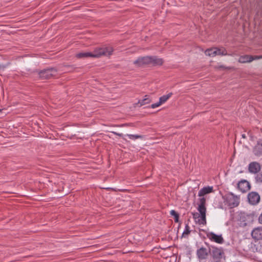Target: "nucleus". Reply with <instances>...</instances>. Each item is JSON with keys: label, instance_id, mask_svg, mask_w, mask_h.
Segmentation results:
<instances>
[{"label": "nucleus", "instance_id": "24", "mask_svg": "<svg viewBox=\"0 0 262 262\" xmlns=\"http://www.w3.org/2000/svg\"><path fill=\"white\" fill-rule=\"evenodd\" d=\"M162 104L160 102V101H159V102L156 103H154V104H152L151 105V107L152 108H155L156 107H159V106H160Z\"/></svg>", "mask_w": 262, "mask_h": 262}, {"label": "nucleus", "instance_id": "25", "mask_svg": "<svg viewBox=\"0 0 262 262\" xmlns=\"http://www.w3.org/2000/svg\"><path fill=\"white\" fill-rule=\"evenodd\" d=\"M170 214L171 215L173 216L174 217L179 215V214L176 211H175L174 210H171L170 211Z\"/></svg>", "mask_w": 262, "mask_h": 262}, {"label": "nucleus", "instance_id": "4", "mask_svg": "<svg viewBox=\"0 0 262 262\" xmlns=\"http://www.w3.org/2000/svg\"><path fill=\"white\" fill-rule=\"evenodd\" d=\"M210 253L213 259H221L224 255V251L222 248H217L215 246H211L210 249Z\"/></svg>", "mask_w": 262, "mask_h": 262}, {"label": "nucleus", "instance_id": "15", "mask_svg": "<svg viewBox=\"0 0 262 262\" xmlns=\"http://www.w3.org/2000/svg\"><path fill=\"white\" fill-rule=\"evenodd\" d=\"M253 60V56L247 55L241 56L238 59V62L240 63L250 62Z\"/></svg>", "mask_w": 262, "mask_h": 262}, {"label": "nucleus", "instance_id": "21", "mask_svg": "<svg viewBox=\"0 0 262 262\" xmlns=\"http://www.w3.org/2000/svg\"><path fill=\"white\" fill-rule=\"evenodd\" d=\"M172 93H170L167 95H163L159 98V101L161 104L165 103L172 95Z\"/></svg>", "mask_w": 262, "mask_h": 262}, {"label": "nucleus", "instance_id": "33", "mask_svg": "<svg viewBox=\"0 0 262 262\" xmlns=\"http://www.w3.org/2000/svg\"><path fill=\"white\" fill-rule=\"evenodd\" d=\"M0 68H1V66H0Z\"/></svg>", "mask_w": 262, "mask_h": 262}, {"label": "nucleus", "instance_id": "27", "mask_svg": "<svg viewBox=\"0 0 262 262\" xmlns=\"http://www.w3.org/2000/svg\"><path fill=\"white\" fill-rule=\"evenodd\" d=\"M258 221L260 224H262V213L260 214L258 217Z\"/></svg>", "mask_w": 262, "mask_h": 262}, {"label": "nucleus", "instance_id": "7", "mask_svg": "<svg viewBox=\"0 0 262 262\" xmlns=\"http://www.w3.org/2000/svg\"><path fill=\"white\" fill-rule=\"evenodd\" d=\"M207 236L212 242L218 244H221L224 242V239L222 235H217L213 232H209L207 234Z\"/></svg>", "mask_w": 262, "mask_h": 262}, {"label": "nucleus", "instance_id": "8", "mask_svg": "<svg viewBox=\"0 0 262 262\" xmlns=\"http://www.w3.org/2000/svg\"><path fill=\"white\" fill-rule=\"evenodd\" d=\"M239 199L233 193H230L227 196V201L229 205L231 207L237 206L239 204Z\"/></svg>", "mask_w": 262, "mask_h": 262}, {"label": "nucleus", "instance_id": "13", "mask_svg": "<svg viewBox=\"0 0 262 262\" xmlns=\"http://www.w3.org/2000/svg\"><path fill=\"white\" fill-rule=\"evenodd\" d=\"M196 255L199 259H205L207 257L208 252L206 248L202 247L197 250Z\"/></svg>", "mask_w": 262, "mask_h": 262}, {"label": "nucleus", "instance_id": "11", "mask_svg": "<svg viewBox=\"0 0 262 262\" xmlns=\"http://www.w3.org/2000/svg\"><path fill=\"white\" fill-rule=\"evenodd\" d=\"M253 152L256 157L262 156V139H259L257 141L256 144L253 149Z\"/></svg>", "mask_w": 262, "mask_h": 262}, {"label": "nucleus", "instance_id": "3", "mask_svg": "<svg viewBox=\"0 0 262 262\" xmlns=\"http://www.w3.org/2000/svg\"><path fill=\"white\" fill-rule=\"evenodd\" d=\"M57 71L54 68L45 69L39 72L38 75L41 79H50L55 76Z\"/></svg>", "mask_w": 262, "mask_h": 262}, {"label": "nucleus", "instance_id": "23", "mask_svg": "<svg viewBox=\"0 0 262 262\" xmlns=\"http://www.w3.org/2000/svg\"><path fill=\"white\" fill-rule=\"evenodd\" d=\"M127 136L129 137L130 139L132 140H135L139 138H141L142 137L140 135H129L128 134Z\"/></svg>", "mask_w": 262, "mask_h": 262}, {"label": "nucleus", "instance_id": "9", "mask_svg": "<svg viewBox=\"0 0 262 262\" xmlns=\"http://www.w3.org/2000/svg\"><path fill=\"white\" fill-rule=\"evenodd\" d=\"M237 188L241 192H246L250 189L251 186L248 181L242 180L238 183Z\"/></svg>", "mask_w": 262, "mask_h": 262}, {"label": "nucleus", "instance_id": "28", "mask_svg": "<svg viewBox=\"0 0 262 262\" xmlns=\"http://www.w3.org/2000/svg\"><path fill=\"white\" fill-rule=\"evenodd\" d=\"M179 214L177 215V216L174 217V221L176 223H178L179 222Z\"/></svg>", "mask_w": 262, "mask_h": 262}, {"label": "nucleus", "instance_id": "18", "mask_svg": "<svg viewBox=\"0 0 262 262\" xmlns=\"http://www.w3.org/2000/svg\"><path fill=\"white\" fill-rule=\"evenodd\" d=\"M255 183L257 184H262V171L256 173L254 176Z\"/></svg>", "mask_w": 262, "mask_h": 262}, {"label": "nucleus", "instance_id": "22", "mask_svg": "<svg viewBox=\"0 0 262 262\" xmlns=\"http://www.w3.org/2000/svg\"><path fill=\"white\" fill-rule=\"evenodd\" d=\"M191 230L190 229V227L188 224H187L185 225V230L183 232L182 237H187L188 235L190 234Z\"/></svg>", "mask_w": 262, "mask_h": 262}, {"label": "nucleus", "instance_id": "16", "mask_svg": "<svg viewBox=\"0 0 262 262\" xmlns=\"http://www.w3.org/2000/svg\"><path fill=\"white\" fill-rule=\"evenodd\" d=\"M151 63L153 65H162L163 63V60L162 58H158L156 56H150Z\"/></svg>", "mask_w": 262, "mask_h": 262}, {"label": "nucleus", "instance_id": "2", "mask_svg": "<svg viewBox=\"0 0 262 262\" xmlns=\"http://www.w3.org/2000/svg\"><path fill=\"white\" fill-rule=\"evenodd\" d=\"M206 199L204 198H202L200 199V204L199 205L198 210L200 213H195L193 214V217L198 224L200 225H206V208L205 207Z\"/></svg>", "mask_w": 262, "mask_h": 262}, {"label": "nucleus", "instance_id": "10", "mask_svg": "<svg viewBox=\"0 0 262 262\" xmlns=\"http://www.w3.org/2000/svg\"><path fill=\"white\" fill-rule=\"evenodd\" d=\"M151 63L150 56L140 57L134 61V64L137 66L140 67L144 64H148Z\"/></svg>", "mask_w": 262, "mask_h": 262}, {"label": "nucleus", "instance_id": "31", "mask_svg": "<svg viewBox=\"0 0 262 262\" xmlns=\"http://www.w3.org/2000/svg\"><path fill=\"white\" fill-rule=\"evenodd\" d=\"M242 137L244 138H246L245 135H242Z\"/></svg>", "mask_w": 262, "mask_h": 262}, {"label": "nucleus", "instance_id": "12", "mask_svg": "<svg viewBox=\"0 0 262 262\" xmlns=\"http://www.w3.org/2000/svg\"><path fill=\"white\" fill-rule=\"evenodd\" d=\"M251 236L254 240L262 239V227L254 228L251 232Z\"/></svg>", "mask_w": 262, "mask_h": 262}, {"label": "nucleus", "instance_id": "26", "mask_svg": "<svg viewBox=\"0 0 262 262\" xmlns=\"http://www.w3.org/2000/svg\"><path fill=\"white\" fill-rule=\"evenodd\" d=\"M253 60L259 59L262 58V56H253Z\"/></svg>", "mask_w": 262, "mask_h": 262}, {"label": "nucleus", "instance_id": "30", "mask_svg": "<svg viewBox=\"0 0 262 262\" xmlns=\"http://www.w3.org/2000/svg\"><path fill=\"white\" fill-rule=\"evenodd\" d=\"M220 68H222V69H229L228 68H225L223 66H221L220 67Z\"/></svg>", "mask_w": 262, "mask_h": 262}, {"label": "nucleus", "instance_id": "6", "mask_svg": "<svg viewBox=\"0 0 262 262\" xmlns=\"http://www.w3.org/2000/svg\"><path fill=\"white\" fill-rule=\"evenodd\" d=\"M261 165L257 162H252L248 165V171L252 174H256L260 171Z\"/></svg>", "mask_w": 262, "mask_h": 262}, {"label": "nucleus", "instance_id": "32", "mask_svg": "<svg viewBox=\"0 0 262 262\" xmlns=\"http://www.w3.org/2000/svg\"><path fill=\"white\" fill-rule=\"evenodd\" d=\"M0 68H1V66H0Z\"/></svg>", "mask_w": 262, "mask_h": 262}, {"label": "nucleus", "instance_id": "5", "mask_svg": "<svg viewBox=\"0 0 262 262\" xmlns=\"http://www.w3.org/2000/svg\"><path fill=\"white\" fill-rule=\"evenodd\" d=\"M249 203L253 205L257 204L260 201V195L255 191H252L249 193L248 195Z\"/></svg>", "mask_w": 262, "mask_h": 262}, {"label": "nucleus", "instance_id": "14", "mask_svg": "<svg viewBox=\"0 0 262 262\" xmlns=\"http://www.w3.org/2000/svg\"><path fill=\"white\" fill-rule=\"evenodd\" d=\"M213 191V187L207 186L202 188L199 192L198 195L199 196H202L204 195L211 193Z\"/></svg>", "mask_w": 262, "mask_h": 262}, {"label": "nucleus", "instance_id": "19", "mask_svg": "<svg viewBox=\"0 0 262 262\" xmlns=\"http://www.w3.org/2000/svg\"><path fill=\"white\" fill-rule=\"evenodd\" d=\"M151 99H150L149 96L145 95V98L143 99L140 100L138 101V104H140V106H141L145 104H149L151 102Z\"/></svg>", "mask_w": 262, "mask_h": 262}, {"label": "nucleus", "instance_id": "20", "mask_svg": "<svg viewBox=\"0 0 262 262\" xmlns=\"http://www.w3.org/2000/svg\"><path fill=\"white\" fill-rule=\"evenodd\" d=\"M215 50L216 55H228L226 50L224 47L217 48L215 47Z\"/></svg>", "mask_w": 262, "mask_h": 262}, {"label": "nucleus", "instance_id": "17", "mask_svg": "<svg viewBox=\"0 0 262 262\" xmlns=\"http://www.w3.org/2000/svg\"><path fill=\"white\" fill-rule=\"evenodd\" d=\"M205 54L206 55L210 57H214L216 56V53L215 50V47L211 48L205 50Z\"/></svg>", "mask_w": 262, "mask_h": 262}, {"label": "nucleus", "instance_id": "1", "mask_svg": "<svg viewBox=\"0 0 262 262\" xmlns=\"http://www.w3.org/2000/svg\"><path fill=\"white\" fill-rule=\"evenodd\" d=\"M114 50L112 47L108 46L103 48H96L93 53L91 52H81L76 54V57L78 58L95 57L98 58L102 55L109 56L113 52Z\"/></svg>", "mask_w": 262, "mask_h": 262}, {"label": "nucleus", "instance_id": "29", "mask_svg": "<svg viewBox=\"0 0 262 262\" xmlns=\"http://www.w3.org/2000/svg\"><path fill=\"white\" fill-rule=\"evenodd\" d=\"M113 133L117 136H119V137H122V134L117 133L115 132H114Z\"/></svg>", "mask_w": 262, "mask_h": 262}, {"label": "nucleus", "instance_id": "34", "mask_svg": "<svg viewBox=\"0 0 262 262\" xmlns=\"http://www.w3.org/2000/svg\"><path fill=\"white\" fill-rule=\"evenodd\" d=\"M1 111V110L0 109V112Z\"/></svg>", "mask_w": 262, "mask_h": 262}]
</instances>
